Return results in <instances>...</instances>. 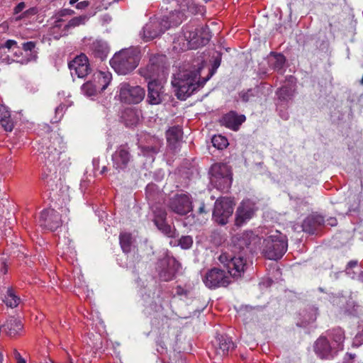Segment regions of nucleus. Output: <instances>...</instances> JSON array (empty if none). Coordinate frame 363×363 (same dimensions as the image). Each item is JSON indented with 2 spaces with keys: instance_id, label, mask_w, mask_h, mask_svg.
Here are the masks:
<instances>
[{
  "instance_id": "1a4fd4ad",
  "label": "nucleus",
  "mask_w": 363,
  "mask_h": 363,
  "mask_svg": "<svg viewBox=\"0 0 363 363\" xmlns=\"http://www.w3.org/2000/svg\"><path fill=\"white\" fill-rule=\"evenodd\" d=\"M166 56L155 55L150 58L148 64L139 69L140 74L145 79H156L164 72Z\"/></svg>"
},
{
  "instance_id": "338daca9",
  "label": "nucleus",
  "mask_w": 363,
  "mask_h": 363,
  "mask_svg": "<svg viewBox=\"0 0 363 363\" xmlns=\"http://www.w3.org/2000/svg\"><path fill=\"white\" fill-rule=\"evenodd\" d=\"M68 363H72V362H68Z\"/></svg>"
},
{
  "instance_id": "72a5a7b5",
  "label": "nucleus",
  "mask_w": 363,
  "mask_h": 363,
  "mask_svg": "<svg viewBox=\"0 0 363 363\" xmlns=\"http://www.w3.org/2000/svg\"><path fill=\"white\" fill-rule=\"evenodd\" d=\"M155 225L166 236L169 238H175L177 236L176 229L169 225L166 220L156 223Z\"/></svg>"
},
{
  "instance_id": "b1692460",
  "label": "nucleus",
  "mask_w": 363,
  "mask_h": 363,
  "mask_svg": "<svg viewBox=\"0 0 363 363\" xmlns=\"http://www.w3.org/2000/svg\"><path fill=\"white\" fill-rule=\"evenodd\" d=\"M336 350L340 352L344 349L345 332L340 328H335L327 332V337Z\"/></svg>"
},
{
  "instance_id": "5fc2aeb1",
  "label": "nucleus",
  "mask_w": 363,
  "mask_h": 363,
  "mask_svg": "<svg viewBox=\"0 0 363 363\" xmlns=\"http://www.w3.org/2000/svg\"><path fill=\"white\" fill-rule=\"evenodd\" d=\"M13 357L14 358L16 359V360L17 359H19L21 358H22V356L21 355V354L18 352V351L17 350H13Z\"/></svg>"
},
{
  "instance_id": "864d4df0",
  "label": "nucleus",
  "mask_w": 363,
  "mask_h": 363,
  "mask_svg": "<svg viewBox=\"0 0 363 363\" xmlns=\"http://www.w3.org/2000/svg\"><path fill=\"white\" fill-rule=\"evenodd\" d=\"M206 213V211L205 210V203L203 202H201L200 206L198 210V213L202 214Z\"/></svg>"
},
{
  "instance_id": "58836bf2",
  "label": "nucleus",
  "mask_w": 363,
  "mask_h": 363,
  "mask_svg": "<svg viewBox=\"0 0 363 363\" xmlns=\"http://www.w3.org/2000/svg\"><path fill=\"white\" fill-rule=\"evenodd\" d=\"M65 110L66 106L65 104H60L57 106L55 110V117L51 120V123H55L59 122L63 117Z\"/></svg>"
},
{
  "instance_id": "680f3d73",
  "label": "nucleus",
  "mask_w": 363,
  "mask_h": 363,
  "mask_svg": "<svg viewBox=\"0 0 363 363\" xmlns=\"http://www.w3.org/2000/svg\"><path fill=\"white\" fill-rule=\"evenodd\" d=\"M2 360H3V354H1V352H0V363H2Z\"/></svg>"
},
{
  "instance_id": "37998d69",
  "label": "nucleus",
  "mask_w": 363,
  "mask_h": 363,
  "mask_svg": "<svg viewBox=\"0 0 363 363\" xmlns=\"http://www.w3.org/2000/svg\"><path fill=\"white\" fill-rule=\"evenodd\" d=\"M38 9L35 7H32L26 11H24L21 16L18 18V19H21L22 18L28 17L30 16H34L38 13Z\"/></svg>"
},
{
  "instance_id": "bf43d9fd",
  "label": "nucleus",
  "mask_w": 363,
  "mask_h": 363,
  "mask_svg": "<svg viewBox=\"0 0 363 363\" xmlns=\"http://www.w3.org/2000/svg\"><path fill=\"white\" fill-rule=\"evenodd\" d=\"M16 363H26V360L24 359V358H21L19 359H17L16 360Z\"/></svg>"
},
{
  "instance_id": "603ef678",
  "label": "nucleus",
  "mask_w": 363,
  "mask_h": 363,
  "mask_svg": "<svg viewBox=\"0 0 363 363\" xmlns=\"http://www.w3.org/2000/svg\"><path fill=\"white\" fill-rule=\"evenodd\" d=\"M220 57H216L213 62V68L216 69L220 65Z\"/></svg>"
},
{
  "instance_id": "0eeeda50",
  "label": "nucleus",
  "mask_w": 363,
  "mask_h": 363,
  "mask_svg": "<svg viewBox=\"0 0 363 363\" xmlns=\"http://www.w3.org/2000/svg\"><path fill=\"white\" fill-rule=\"evenodd\" d=\"M212 181L217 188L222 191L227 192L231 186L233 177L230 168L223 163H216L212 165Z\"/></svg>"
},
{
  "instance_id": "5701e85b",
  "label": "nucleus",
  "mask_w": 363,
  "mask_h": 363,
  "mask_svg": "<svg viewBox=\"0 0 363 363\" xmlns=\"http://www.w3.org/2000/svg\"><path fill=\"white\" fill-rule=\"evenodd\" d=\"M245 119L246 118L244 115H238L235 112L230 111L223 116L220 122L225 127L237 130Z\"/></svg>"
},
{
  "instance_id": "6e6d98bb",
  "label": "nucleus",
  "mask_w": 363,
  "mask_h": 363,
  "mask_svg": "<svg viewBox=\"0 0 363 363\" xmlns=\"http://www.w3.org/2000/svg\"><path fill=\"white\" fill-rule=\"evenodd\" d=\"M143 150H151L154 154L157 153V150L156 147H143Z\"/></svg>"
},
{
  "instance_id": "9d476101",
  "label": "nucleus",
  "mask_w": 363,
  "mask_h": 363,
  "mask_svg": "<svg viewBox=\"0 0 363 363\" xmlns=\"http://www.w3.org/2000/svg\"><path fill=\"white\" fill-rule=\"evenodd\" d=\"M234 203L230 198L222 197L214 204L213 218L219 225H225L233 213Z\"/></svg>"
},
{
  "instance_id": "c85d7f7f",
  "label": "nucleus",
  "mask_w": 363,
  "mask_h": 363,
  "mask_svg": "<svg viewBox=\"0 0 363 363\" xmlns=\"http://www.w3.org/2000/svg\"><path fill=\"white\" fill-rule=\"evenodd\" d=\"M88 20L89 16L87 15H82L72 18L64 26L59 37L67 35L70 29L84 25Z\"/></svg>"
},
{
  "instance_id": "412c9836",
  "label": "nucleus",
  "mask_w": 363,
  "mask_h": 363,
  "mask_svg": "<svg viewBox=\"0 0 363 363\" xmlns=\"http://www.w3.org/2000/svg\"><path fill=\"white\" fill-rule=\"evenodd\" d=\"M182 136L183 131L180 126L177 125L169 128L166 132L168 147L174 152L178 151L182 142Z\"/></svg>"
},
{
  "instance_id": "f8f14e48",
  "label": "nucleus",
  "mask_w": 363,
  "mask_h": 363,
  "mask_svg": "<svg viewBox=\"0 0 363 363\" xmlns=\"http://www.w3.org/2000/svg\"><path fill=\"white\" fill-rule=\"evenodd\" d=\"M145 91L140 86H131L123 82L119 86V98L121 101L126 104H138L145 97Z\"/></svg>"
},
{
  "instance_id": "9b49d317",
  "label": "nucleus",
  "mask_w": 363,
  "mask_h": 363,
  "mask_svg": "<svg viewBox=\"0 0 363 363\" xmlns=\"http://www.w3.org/2000/svg\"><path fill=\"white\" fill-rule=\"evenodd\" d=\"M52 141L47 138L42 139L41 155L49 162H55L59 158L61 152L62 138L56 133L51 136Z\"/></svg>"
},
{
  "instance_id": "c756f323",
  "label": "nucleus",
  "mask_w": 363,
  "mask_h": 363,
  "mask_svg": "<svg viewBox=\"0 0 363 363\" xmlns=\"http://www.w3.org/2000/svg\"><path fill=\"white\" fill-rule=\"evenodd\" d=\"M286 62V57L282 54H274L269 59V66L274 70L282 72Z\"/></svg>"
},
{
  "instance_id": "e433bc0d",
  "label": "nucleus",
  "mask_w": 363,
  "mask_h": 363,
  "mask_svg": "<svg viewBox=\"0 0 363 363\" xmlns=\"http://www.w3.org/2000/svg\"><path fill=\"white\" fill-rule=\"evenodd\" d=\"M258 91L253 89H250L247 91H242L239 93V96L241 99V100L245 102H249L252 101L254 98H255L257 96Z\"/></svg>"
},
{
  "instance_id": "c9c22d12",
  "label": "nucleus",
  "mask_w": 363,
  "mask_h": 363,
  "mask_svg": "<svg viewBox=\"0 0 363 363\" xmlns=\"http://www.w3.org/2000/svg\"><path fill=\"white\" fill-rule=\"evenodd\" d=\"M82 89L86 96H92L100 90V86L92 82H87L82 85Z\"/></svg>"
},
{
  "instance_id": "473e14b6",
  "label": "nucleus",
  "mask_w": 363,
  "mask_h": 363,
  "mask_svg": "<svg viewBox=\"0 0 363 363\" xmlns=\"http://www.w3.org/2000/svg\"><path fill=\"white\" fill-rule=\"evenodd\" d=\"M4 302L10 308L16 307L20 302V298L16 295L12 289H8L4 296Z\"/></svg>"
},
{
  "instance_id": "3c124183",
  "label": "nucleus",
  "mask_w": 363,
  "mask_h": 363,
  "mask_svg": "<svg viewBox=\"0 0 363 363\" xmlns=\"http://www.w3.org/2000/svg\"><path fill=\"white\" fill-rule=\"evenodd\" d=\"M327 223L330 226H335L337 224V221L335 218L331 217L327 220Z\"/></svg>"
},
{
  "instance_id": "79ce46f5",
  "label": "nucleus",
  "mask_w": 363,
  "mask_h": 363,
  "mask_svg": "<svg viewBox=\"0 0 363 363\" xmlns=\"http://www.w3.org/2000/svg\"><path fill=\"white\" fill-rule=\"evenodd\" d=\"M35 47V43L33 41L23 43L22 45V50L25 55H30V53H34L33 50Z\"/></svg>"
},
{
  "instance_id": "09e8293b",
  "label": "nucleus",
  "mask_w": 363,
  "mask_h": 363,
  "mask_svg": "<svg viewBox=\"0 0 363 363\" xmlns=\"http://www.w3.org/2000/svg\"><path fill=\"white\" fill-rule=\"evenodd\" d=\"M90 3L89 1H82L76 5L77 9H84L89 6Z\"/></svg>"
},
{
  "instance_id": "4d7b16f0",
  "label": "nucleus",
  "mask_w": 363,
  "mask_h": 363,
  "mask_svg": "<svg viewBox=\"0 0 363 363\" xmlns=\"http://www.w3.org/2000/svg\"><path fill=\"white\" fill-rule=\"evenodd\" d=\"M356 337L363 340V328L362 330L356 336Z\"/></svg>"
},
{
  "instance_id": "2f4dec72",
  "label": "nucleus",
  "mask_w": 363,
  "mask_h": 363,
  "mask_svg": "<svg viewBox=\"0 0 363 363\" xmlns=\"http://www.w3.org/2000/svg\"><path fill=\"white\" fill-rule=\"evenodd\" d=\"M120 245L124 253H128L131 250L133 238L130 233H122L119 236Z\"/></svg>"
},
{
  "instance_id": "0e129e2a",
  "label": "nucleus",
  "mask_w": 363,
  "mask_h": 363,
  "mask_svg": "<svg viewBox=\"0 0 363 363\" xmlns=\"http://www.w3.org/2000/svg\"><path fill=\"white\" fill-rule=\"evenodd\" d=\"M93 162H94V164L95 165V163H96V162L99 163V161H98V160H94Z\"/></svg>"
},
{
  "instance_id": "a878e982",
  "label": "nucleus",
  "mask_w": 363,
  "mask_h": 363,
  "mask_svg": "<svg viewBox=\"0 0 363 363\" xmlns=\"http://www.w3.org/2000/svg\"><path fill=\"white\" fill-rule=\"evenodd\" d=\"M89 50L96 57H98L101 60L106 58L109 52L107 44L104 41L98 40L93 41L90 44Z\"/></svg>"
},
{
  "instance_id": "f704fd0d",
  "label": "nucleus",
  "mask_w": 363,
  "mask_h": 363,
  "mask_svg": "<svg viewBox=\"0 0 363 363\" xmlns=\"http://www.w3.org/2000/svg\"><path fill=\"white\" fill-rule=\"evenodd\" d=\"M277 95L280 101H289L294 96V90L289 86H282L277 90Z\"/></svg>"
},
{
  "instance_id": "4be33fe9",
  "label": "nucleus",
  "mask_w": 363,
  "mask_h": 363,
  "mask_svg": "<svg viewBox=\"0 0 363 363\" xmlns=\"http://www.w3.org/2000/svg\"><path fill=\"white\" fill-rule=\"evenodd\" d=\"M163 86L157 79H152L147 85V101L151 105H157L162 102V93Z\"/></svg>"
},
{
  "instance_id": "7ed1b4c3",
  "label": "nucleus",
  "mask_w": 363,
  "mask_h": 363,
  "mask_svg": "<svg viewBox=\"0 0 363 363\" xmlns=\"http://www.w3.org/2000/svg\"><path fill=\"white\" fill-rule=\"evenodd\" d=\"M197 68L192 70L182 69L174 74L172 80V84L175 89L176 96L180 100H186L200 86L204 84L213 74L214 71H211L206 78L200 80V72L203 67V60H196Z\"/></svg>"
},
{
  "instance_id": "f257e3e1",
  "label": "nucleus",
  "mask_w": 363,
  "mask_h": 363,
  "mask_svg": "<svg viewBox=\"0 0 363 363\" xmlns=\"http://www.w3.org/2000/svg\"><path fill=\"white\" fill-rule=\"evenodd\" d=\"M218 260L228 269V272L218 267L208 270L203 281L209 289L228 286L231 283V277L240 278L247 267V263L242 256L232 257L224 252L219 256Z\"/></svg>"
},
{
  "instance_id": "a18cd8bd",
  "label": "nucleus",
  "mask_w": 363,
  "mask_h": 363,
  "mask_svg": "<svg viewBox=\"0 0 363 363\" xmlns=\"http://www.w3.org/2000/svg\"><path fill=\"white\" fill-rule=\"evenodd\" d=\"M175 289H176V294L177 296H184L186 297L189 294V291L186 289H184L181 286H177Z\"/></svg>"
},
{
  "instance_id": "f3484780",
  "label": "nucleus",
  "mask_w": 363,
  "mask_h": 363,
  "mask_svg": "<svg viewBox=\"0 0 363 363\" xmlns=\"http://www.w3.org/2000/svg\"><path fill=\"white\" fill-rule=\"evenodd\" d=\"M255 203L250 199L243 200L238 206L235 213L236 225H242L247 220H250L257 211Z\"/></svg>"
},
{
  "instance_id": "423d86ee",
  "label": "nucleus",
  "mask_w": 363,
  "mask_h": 363,
  "mask_svg": "<svg viewBox=\"0 0 363 363\" xmlns=\"http://www.w3.org/2000/svg\"><path fill=\"white\" fill-rule=\"evenodd\" d=\"M287 247L286 236L279 231H276L264 239L262 253L269 259L277 260L283 257Z\"/></svg>"
},
{
  "instance_id": "bb28decb",
  "label": "nucleus",
  "mask_w": 363,
  "mask_h": 363,
  "mask_svg": "<svg viewBox=\"0 0 363 363\" xmlns=\"http://www.w3.org/2000/svg\"><path fill=\"white\" fill-rule=\"evenodd\" d=\"M0 124L6 132H11L14 128V123L11 118V113L8 107L0 104Z\"/></svg>"
},
{
  "instance_id": "2eb2a0df",
  "label": "nucleus",
  "mask_w": 363,
  "mask_h": 363,
  "mask_svg": "<svg viewBox=\"0 0 363 363\" xmlns=\"http://www.w3.org/2000/svg\"><path fill=\"white\" fill-rule=\"evenodd\" d=\"M167 23L164 21L150 19L140 33L141 38L147 42L160 36L168 28Z\"/></svg>"
},
{
  "instance_id": "f03ea898",
  "label": "nucleus",
  "mask_w": 363,
  "mask_h": 363,
  "mask_svg": "<svg viewBox=\"0 0 363 363\" xmlns=\"http://www.w3.org/2000/svg\"><path fill=\"white\" fill-rule=\"evenodd\" d=\"M52 199L54 207L60 212L53 208L43 210L40 214L38 223L44 230L55 231L69 220V209L67 205L70 201V196L68 188L60 189V194H54Z\"/></svg>"
},
{
  "instance_id": "dca6fc26",
  "label": "nucleus",
  "mask_w": 363,
  "mask_h": 363,
  "mask_svg": "<svg viewBox=\"0 0 363 363\" xmlns=\"http://www.w3.org/2000/svg\"><path fill=\"white\" fill-rule=\"evenodd\" d=\"M131 158L130 147L127 143L118 146L112 155L113 168L118 172L125 169Z\"/></svg>"
},
{
  "instance_id": "cd10ccee",
  "label": "nucleus",
  "mask_w": 363,
  "mask_h": 363,
  "mask_svg": "<svg viewBox=\"0 0 363 363\" xmlns=\"http://www.w3.org/2000/svg\"><path fill=\"white\" fill-rule=\"evenodd\" d=\"M218 348L217 350L218 354L220 356L228 355L229 352L235 349V344L230 337L225 335H220L218 338Z\"/></svg>"
},
{
  "instance_id": "7c9ffc66",
  "label": "nucleus",
  "mask_w": 363,
  "mask_h": 363,
  "mask_svg": "<svg viewBox=\"0 0 363 363\" xmlns=\"http://www.w3.org/2000/svg\"><path fill=\"white\" fill-rule=\"evenodd\" d=\"M95 79L97 80L96 84L100 86V91H104L106 89L111 81V74L109 72H99L95 76Z\"/></svg>"
},
{
  "instance_id": "de8ad7c7",
  "label": "nucleus",
  "mask_w": 363,
  "mask_h": 363,
  "mask_svg": "<svg viewBox=\"0 0 363 363\" xmlns=\"http://www.w3.org/2000/svg\"><path fill=\"white\" fill-rule=\"evenodd\" d=\"M357 260H351L348 262L347 267H346V272L347 274H350V269L353 267H355L357 266Z\"/></svg>"
},
{
  "instance_id": "20e7f679",
  "label": "nucleus",
  "mask_w": 363,
  "mask_h": 363,
  "mask_svg": "<svg viewBox=\"0 0 363 363\" xmlns=\"http://www.w3.org/2000/svg\"><path fill=\"white\" fill-rule=\"evenodd\" d=\"M211 38L208 26L194 20L183 28L182 35L174 40L173 49L177 52L197 49L206 45Z\"/></svg>"
},
{
  "instance_id": "393cba45",
  "label": "nucleus",
  "mask_w": 363,
  "mask_h": 363,
  "mask_svg": "<svg viewBox=\"0 0 363 363\" xmlns=\"http://www.w3.org/2000/svg\"><path fill=\"white\" fill-rule=\"evenodd\" d=\"M2 328L7 335L14 337L22 330L23 325L19 319L15 317H10L6 320V323L2 325Z\"/></svg>"
},
{
  "instance_id": "a19ab883",
  "label": "nucleus",
  "mask_w": 363,
  "mask_h": 363,
  "mask_svg": "<svg viewBox=\"0 0 363 363\" xmlns=\"http://www.w3.org/2000/svg\"><path fill=\"white\" fill-rule=\"evenodd\" d=\"M193 245V238L189 235L182 236L179 240V245L184 250L189 249Z\"/></svg>"
},
{
  "instance_id": "49530a36",
  "label": "nucleus",
  "mask_w": 363,
  "mask_h": 363,
  "mask_svg": "<svg viewBox=\"0 0 363 363\" xmlns=\"http://www.w3.org/2000/svg\"><path fill=\"white\" fill-rule=\"evenodd\" d=\"M26 8V4L25 2H20L18 3L14 8L13 11L15 14H17L20 12H21L24 9Z\"/></svg>"
},
{
  "instance_id": "c03bdc74",
  "label": "nucleus",
  "mask_w": 363,
  "mask_h": 363,
  "mask_svg": "<svg viewBox=\"0 0 363 363\" xmlns=\"http://www.w3.org/2000/svg\"><path fill=\"white\" fill-rule=\"evenodd\" d=\"M74 13V11L72 9H63L57 13L56 16H58L60 18H62V17H64L66 16H72Z\"/></svg>"
},
{
  "instance_id": "e2e57ef3",
  "label": "nucleus",
  "mask_w": 363,
  "mask_h": 363,
  "mask_svg": "<svg viewBox=\"0 0 363 363\" xmlns=\"http://www.w3.org/2000/svg\"><path fill=\"white\" fill-rule=\"evenodd\" d=\"M282 118H284V119H287L288 118V115L286 114V116H282Z\"/></svg>"
},
{
  "instance_id": "6e6552de",
  "label": "nucleus",
  "mask_w": 363,
  "mask_h": 363,
  "mask_svg": "<svg viewBox=\"0 0 363 363\" xmlns=\"http://www.w3.org/2000/svg\"><path fill=\"white\" fill-rule=\"evenodd\" d=\"M180 267V263L174 257L165 255L157 262L156 269L161 281H169L175 278Z\"/></svg>"
},
{
  "instance_id": "13d9d810",
  "label": "nucleus",
  "mask_w": 363,
  "mask_h": 363,
  "mask_svg": "<svg viewBox=\"0 0 363 363\" xmlns=\"http://www.w3.org/2000/svg\"><path fill=\"white\" fill-rule=\"evenodd\" d=\"M108 171V168L106 166H104L101 170V174H104Z\"/></svg>"
},
{
  "instance_id": "8fccbe9b",
  "label": "nucleus",
  "mask_w": 363,
  "mask_h": 363,
  "mask_svg": "<svg viewBox=\"0 0 363 363\" xmlns=\"http://www.w3.org/2000/svg\"><path fill=\"white\" fill-rule=\"evenodd\" d=\"M62 21L63 20L62 18H60L58 16H56V20L55 21L52 29L55 30L56 28H60L61 27V23Z\"/></svg>"
},
{
  "instance_id": "39448f33",
  "label": "nucleus",
  "mask_w": 363,
  "mask_h": 363,
  "mask_svg": "<svg viewBox=\"0 0 363 363\" xmlns=\"http://www.w3.org/2000/svg\"><path fill=\"white\" fill-rule=\"evenodd\" d=\"M139 61L138 54L135 50L125 49L113 55L110 65L118 74L125 75L138 67Z\"/></svg>"
},
{
  "instance_id": "4c0bfd02",
  "label": "nucleus",
  "mask_w": 363,
  "mask_h": 363,
  "mask_svg": "<svg viewBox=\"0 0 363 363\" xmlns=\"http://www.w3.org/2000/svg\"><path fill=\"white\" fill-rule=\"evenodd\" d=\"M213 145L218 150H223L228 145V140L220 135H214L212 138Z\"/></svg>"
},
{
  "instance_id": "4468645a",
  "label": "nucleus",
  "mask_w": 363,
  "mask_h": 363,
  "mask_svg": "<svg viewBox=\"0 0 363 363\" xmlns=\"http://www.w3.org/2000/svg\"><path fill=\"white\" fill-rule=\"evenodd\" d=\"M169 208L174 213L185 216L193 210L192 200L189 194H177L169 199Z\"/></svg>"
},
{
  "instance_id": "aec40b11",
  "label": "nucleus",
  "mask_w": 363,
  "mask_h": 363,
  "mask_svg": "<svg viewBox=\"0 0 363 363\" xmlns=\"http://www.w3.org/2000/svg\"><path fill=\"white\" fill-rule=\"evenodd\" d=\"M314 350L322 359H332L338 352L326 337H320L315 342Z\"/></svg>"
},
{
  "instance_id": "ea45409f",
  "label": "nucleus",
  "mask_w": 363,
  "mask_h": 363,
  "mask_svg": "<svg viewBox=\"0 0 363 363\" xmlns=\"http://www.w3.org/2000/svg\"><path fill=\"white\" fill-rule=\"evenodd\" d=\"M167 212L162 208H156L154 210V218L153 222L155 225L159 222H162L164 220H167Z\"/></svg>"
},
{
  "instance_id": "6ab92c4d",
  "label": "nucleus",
  "mask_w": 363,
  "mask_h": 363,
  "mask_svg": "<svg viewBox=\"0 0 363 363\" xmlns=\"http://www.w3.org/2000/svg\"><path fill=\"white\" fill-rule=\"evenodd\" d=\"M0 48H7L9 51L13 53L15 61L21 64H27L37 57L36 53H30V55H25L22 49L18 45L14 40H7Z\"/></svg>"
},
{
  "instance_id": "ddd939ff",
  "label": "nucleus",
  "mask_w": 363,
  "mask_h": 363,
  "mask_svg": "<svg viewBox=\"0 0 363 363\" xmlns=\"http://www.w3.org/2000/svg\"><path fill=\"white\" fill-rule=\"evenodd\" d=\"M259 240V238L252 231H246L234 236L233 238L234 251L238 250L242 254L237 257L242 256L244 257L242 255H246L247 252H251L252 250V246L256 245ZM243 259L246 261L245 258Z\"/></svg>"
},
{
  "instance_id": "a211bd4d",
  "label": "nucleus",
  "mask_w": 363,
  "mask_h": 363,
  "mask_svg": "<svg viewBox=\"0 0 363 363\" xmlns=\"http://www.w3.org/2000/svg\"><path fill=\"white\" fill-rule=\"evenodd\" d=\"M69 68L72 74H74L79 78H83L91 72L88 57L81 54L69 63Z\"/></svg>"
},
{
  "instance_id": "052dcab7",
  "label": "nucleus",
  "mask_w": 363,
  "mask_h": 363,
  "mask_svg": "<svg viewBox=\"0 0 363 363\" xmlns=\"http://www.w3.org/2000/svg\"><path fill=\"white\" fill-rule=\"evenodd\" d=\"M78 1V0H70L69 1V4L70 5H73L75 3H77Z\"/></svg>"
},
{
  "instance_id": "69168bd1",
  "label": "nucleus",
  "mask_w": 363,
  "mask_h": 363,
  "mask_svg": "<svg viewBox=\"0 0 363 363\" xmlns=\"http://www.w3.org/2000/svg\"><path fill=\"white\" fill-rule=\"evenodd\" d=\"M360 83H361V84H362V85H363V75H362V79H361V81H360Z\"/></svg>"
}]
</instances>
